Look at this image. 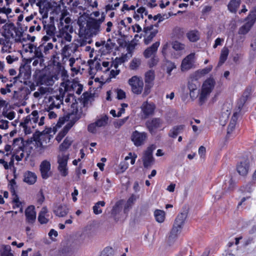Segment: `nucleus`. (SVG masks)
<instances>
[{
  "label": "nucleus",
  "mask_w": 256,
  "mask_h": 256,
  "mask_svg": "<svg viewBox=\"0 0 256 256\" xmlns=\"http://www.w3.org/2000/svg\"><path fill=\"white\" fill-rule=\"evenodd\" d=\"M72 142V140L70 138L66 137L59 146L62 154H59L57 157L58 164V169L62 176H66L68 174L67 164L70 156L68 154H65L64 152L70 148Z\"/></svg>",
  "instance_id": "f257e3e1"
},
{
  "label": "nucleus",
  "mask_w": 256,
  "mask_h": 256,
  "mask_svg": "<svg viewBox=\"0 0 256 256\" xmlns=\"http://www.w3.org/2000/svg\"><path fill=\"white\" fill-rule=\"evenodd\" d=\"M100 23L96 19L92 18L86 22V27L80 26L79 34L80 36L87 37L96 35L100 31Z\"/></svg>",
  "instance_id": "f03ea898"
},
{
  "label": "nucleus",
  "mask_w": 256,
  "mask_h": 256,
  "mask_svg": "<svg viewBox=\"0 0 256 256\" xmlns=\"http://www.w3.org/2000/svg\"><path fill=\"white\" fill-rule=\"evenodd\" d=\"M128 82L133 93L136 94L142 93L144 88V82L142 78L134 76L129 79Z\"/></svg>",
  "instance_id": "7ed1b4c3"
},
{
  "label": "nucleus",
  "mask_w": 256,
  "mask_h": 256,
  "mask_svg": "<svg viewBox=\"0 0 256 256\" xmlns=\"http://www.w3.org/2000/svg\"><path fill=\"white\" fill-rule=\"evenodd\" d=\"M246 20L248 22L239 28L238 34H246L250 31L256 20V12L251 11Z\"/></svg>",
  "instance_id": "20e7f679"
},
{
  "label": "nucleus",
  "mask_w": 256,
  "mask_h": 256,
  "mask_svg": "<svg viewBox=\"0 0 256 256\" xmlns=\"http://www.w3.org/2000/svg\"><path fill=\"white\" fill-rule=\"evenodd\" d=\"M155 148L156 146L154 145H151L145 151L142 158L144 168H148L154 164V158L152 156V152Z\"/></svg>",
  "instance_id": "39448f33"
},
{
  "label": "nucleus",
  "mask_w": 256,
  "mask_h": 256,
  "mask_svg": "<svg viewBox=\"0 0 256 256\" xmlns=\"http://www.w3.org/2000/svg\"><path fill=\"white\" fill-rule=\"evenodd\" d=\"M147 134L146 132H139L135 130L131 136V140L135 146L138 147L143 145L147 138Z\"/></svg>",
  "instance_id": "423d86ee"
},
{
  "label": "nucleus",
  "mask_w": 256,
  "mask_h": 256,
  "mask_svg": "<svg viewBox=\"0 0 256 256\" xmlns=\"http://www.w3.org/2000/svg\"><path fill=\"white\" fill-rule=\"evenodd\" d=\"M162 120L159 118H154L147 120L146 122V126L152 134H154L156 132V130L160 128L162 124Z\"/></svg>",
  "instance_id": "0eeeda50"
},
{
  "label": "nucleus",
  "mask_w": 256,
  "mask_h": 256,
  "mask_svg": "<svg viewBox=\"0 0 256 256\" xmlns=\"http://www.w3.org/2000/svg\"><path fill=\"white\" fill-rule=\"evenodd\" d=\"M156 108V104L152 102H144L142 106L141 110L144 118L152 116Z\"/></svg>",
  "instance_id": "6e6552de"
},
{
  "label": "nucleus",
  "mask_w": 256,
  "mask_h": 256,
  "mask_svg": "<svg viewBox=\"0 0 256 256\" xmlns=\"http://www.w3.org/2000/svg\"><path fill=\"white\" fill-rule=\"evenodd\" d=\"M194 54L191 53L183 59L181 64V70L186 71L194 66Z\"/></svg>",
  "instance_id": "1a4fd4ad"
},
{
  "label": "nucleus",
  "mask_w": 256,
  "mask_h": 256,
  "mask_svg": "<svg viewBox=\"0 0 256 256\" xmlns=\"http://www.w3.org/2000/svg\"><path fill=\"white\" fill-rule=\"evenodd\" d=\"M78 84L76 82H72L70 80H67L65 83L62 82L61 84V86H62L64 90H63L62 88H60L59 90L60 94L62 95V97L63 98L64 95L65 94V92H71L74 90V89L76 88Z\"/></svg>",
  "instance_id": "9d476101"
},
{
  "label": "nucleus",
  "mask_w": 256,
  "mask_h": 256,
  "mask_svg": "<svg viewBox=\"0 0 256 256\" xmlns=\"http://www.w3.org/2000/svg\"><path fill=\"white\" fill-rule=\"evenodd\" d=\"M30 93V91L28 88L21 87L18 90L14 92L13 98L16 100H20L25 98L26 96Z\"/></svg>",
  "instance_id": "9b49d317"
},
{
  "label": "nucleus",
  "mask_w": 256,
  "mask_h": 256,
  "mask_svg": "<svg viewBox=\"0 0 256 256\" xmlns=\"http://www.w3.org/2000/svg\"><path fill=\"white\" fill-rule=\"evenodd\" d=\"M34 206H28L25 210L26 219L29 224H33L36 219V212Z\"/></svg>",
  "instance_id": "f8f14e48"
},
{
  "label": "nucleus",
  "mask_w": 256,
  "mask_h": 256,
  "mask_svg": "<svg viewBox=\"0 0 256 256\" xmlns=\"http://www.w3.org/2000/svg\"><path fill=\"white\" fill-rule=\"evenodd\" d=\"M54 213L58 216L64 217L68 212V209L66 205L56 204L53 208Z\"/></svg>",
  "instance_id": "ddd939ff"
},
{
  "label": "nucleus",
  "mask_w": 256,
  "mask_h": 256,
  "mask_svg": "<svg viewBox=\"0 0 256 256\" xmlns=\"http://www.w3.org/2000/svg\"><path fill=\"white\" fill-rule=\"evenodd\" d=\"M50 170V162L46 160L42 161L40 165V171L42 178L47 179L50 176L48 172Z\"/></svg>",
  "instance_id": "4468645a"
},
{
  "label": "nucleus",
  "mask_w": 256,
  "mask_h": 256,
  "mask_svg": "<svg viewBox=\"0 0 256 256\" xmlns=\"http://www.w3.org/2000/svg\"><path fill=\"white\" fill-rule=\"evenodd\" d=\"M198 80V78L192 75L191 76V80L188 82V88L190 90V94L191 98L196 97L194 91L197 89L198 86L199 85Z\"/></svg>",
  "instance_id": "2eb2a0df"
},
{
  "label": "nucleus",
  "mask_w": 256,
  "mask_h": 256,
  "mask_svg": "<svg viewBox=\"0 0 256 256\" xmlns=\"http://www.w3.org/2000/svg\"><path fill=\"white\" fill-rule=\"evenodd\" d=\"M216 82L213 78H208L203 83L202 90L210 94L214 89Z\"/></svg>",
  "instance_id": "dca6fc26"
},
{
  "label": "nucleus",
  "mask_w": 256,
  "mask_h": 256,
  "mask_svg": "<svg viewBox=\"0 0 256 256\" xmlns=\"http://www.w3.org/2000/svg\"><path fill=\"white\" fill-rule=\"evenodd\" d=\"M237 171L240 175L246 176L249 170V162L248 160L241 162L237 166Z\"/></svg>",
  "instance_id": "f3484780"
},
{
  "label": "nucleus",
  "mask_w": 256,
  "mask_h": 256,
  "mask_svg": "<svg viewBox=\"0 0 256 256\" xmlns=\"http://www.w3.org/2000/svg\"><path fill=\"white\" fill-rule=\"evenodd\" d=\"M34 58H38L40 60V64L42 66L44 62V58H46L43 52V47L42 44H40L38 46H35V50L34 51Z\"/></svg>",
  "instance_id": "a211bd4d"
},
{
  "label": "nucleus",
  "mask_w": 256,
  "mask_h": 256,
  "mask_svg": "<svg viewBox=\"0 0 256 256\" xmlns=\"http://www.w3.org/2000/svg\"><path fill=\"white\" fill-rule=\"evenodd\" d=\"M188 214V210L186 209V208H184L183 211L178 215L174 223L176 224L183 226L185 220L187 218Z\"/></svg>",
  "instance_id": "6ab92c4d"
},
{
  "label": "nucleus",
  "mask_w": 256,
  "mask_h": 256,
  "mask_svg": "<svg viewBox=\"0 0 256 256\" xmlns=\"http://www.w3.org/2000/svg\"><path fill=\"white\" fill-rule=\"evenodd\" d=\"M160 42H156L153 44L152 46L147 48L144 52V56L146 58H149L154 53H156L158 50V48L160 46Z\"/></svg>",
  "instance_id": "aec40b11"
},
{
  "label": "nucleus",
  "mask_w": 256,
  "mask_h": 256,
  "mask_svg": "<svg viewBox=\"0 0 256 256\" xmlns=\"http://www.w3.org/2000/svg\"><path fill=\"white\" fill-rule=\"evenodd\" d=\"M36 174L33 172L26 171L24 174V181L28 184H34L36 180Z\"/></svg>",
  "instance_id": "412c9836"
},
{
  "label": "nucleus",
  "mask_w": 256,
  "mask_h": 256,
  "mask_svg": "<svg viewBox=\"0 0 256 256\" xmlns=\"http://www.w3.org/2000/svg\"><path fill=\"white\" fill-rule=\"evenodd\" d=\"M121 202H117L114 206L111 211V216L116 222H117L119 220V218L117 216V215L121 211Z\"/></svg>",
  "instance_id": "4be33fe9"
},
{
  "label": "nucleus",
  "mask_w": 256,
  "mask_h": 256,
  "mask_svg": "<svg viewBox=\"0 0 256 256\" xmlns=\"http://www.w3.org/2000/svg\"><path fill=\"white\" fill-rule=\"evenodd\" d=\"M241 4V0H230L228 4V9L232 13L236 14Z\"/></svg>",
  "instance_id": "5701e85b"
},
{
  "label": "nucleus",
  "mask_w": 256,
  "mask_h": 256,
  "mask_svg": "<svg viewBox=\"0 0 256 256\" xmlns=\"http://www.w3.org/2000/svg\"><path fill=\"white\" fill-rule=\"evenodd\" d=\"M185 126L184 124L174 126L170 131L168 134L169 136L176 138L180 133L182 132Z\"/></svg>",
  "instance_id": "b1692460"
},
{
  "label": "nucleus",
  "mask_w": 256,
  "mask_h": 256,
  "mask_svg": "<svg viewBox=\"0 0 256 256\" xmlns=\"http://www.w3.org/2000/svg\"><path fill=\"white\" fill-rule=\"evenodd\" d=\"M186 36L191 42H196L200 40V33L197 30H190L186 34Z\"/></svg>",
  "instance_id": "393cba45"
},
{
  "label": "nucleus",
  "mask_w": 256,
  "mask_h": 256,
  "mask_svg": "<svg viewBox=\"0 0 256 256\" xmlns=\"http://www.w3.org/2000/svg\"><path fill=\"white\" fill-rule=\"evenodd\" d=\"M182 228V226L176 224L174 223L172 228L169 236V238L174 239L176 238L178 234L181 232Z\"/></svg>",
  "instance_id": "a878e982"
},
{
  "label": "nucleus",
  "mask_w": 256,
  "mask_h": 256,
  "mask_svg": "<svg viewBox=\"0 0 256 256\" xmlns=\"http://www.w3.org/2000/svg\"><path fill=\"white\" fill-rule=\"evenodd\" d=\"M229 50L228 48L224 47L221 50L218 65L222 66L227 60Z\"/></svg>",
  "instance_id": "bb28decb"
},
{
  "label": "nucleus",
  "mask_w": 256,
  "mask_h": 256,
  "mask_svg": "<svg viewBox=\"0 0 256 256\" xmlns=\"http://www.w3.org/2000/svg\"><path fill=\"white\" fill-rule=\"evenodd\" d=\"M165 215L164 212L162 210H156L154 212V216L156 220L160 223H162L164 222Z\"/></svg>",
  "instance_id": "cd10ccee"
},
{
  "label": "nucleus",
  "mask_w": 256,
  "mask_h": 256,
  "mask_svg": "<svg viewBox=\"0 0 256 256\" xmlns=\"http://www.w3.org/2000/svg\"><path fill=\"white\" fill-rule=\"evenodd\" d=\"M212 66H209L208 67L205 68L202 70H197L193 75L195 77L198 78L204 76L209 73L212 70Z\"/></svg>",
  "instance_id": "c85d7f7f"
},
{
  "label": "nucleus",
  "mask_w": 256,
  "mask_h": 256,
  "mask_svg": "<svg viewBox=\"0 0 256 256\" xmlns=\"http://www.w3.org/2000/svg\"><path fill=\"white\" fill-rule=\"evenodd\" d=\"M154 70H150L145 74V83H154Z\"/></svg>",
  "instance_id": "c756f323"
},
{
  "label": "nucleus",
  "mask_w": 256,
  "mask_h": 256,
  "mask_svg": "<svg viewBox=\"0 0 256 256\" xmlns=\"http://www.w3.org/2000/svg\"><path fill=\"white\" fill-rule=\"evenodd\" d=\"M44 28L46 30L47 35L52 36L54 35L56 28L53 24H44Z\"/></svg>",
  "instance_id": "7c9ffc66"
},
{
  "label": "nucleus",
  "mask_w": 256,
  "mask_h": 256,
  "mask_svg": "<svg viewBox=\"0 0 256 256\" xmlns=\"http://www.w3.org/2000/svg\"><path fill=\"white\" fill-rule=\"evenodd\" d=\"M42 44L43 47V52L46 56L50 54V50L53 48L54 44L52 42H42Z\"/></svg>",
  "instance_id": "2f4dec72"
},
{
  "label": "nucleus",
  "mask_w": 256,
  "mask_h": 256,
  "mask_svg": "<svg viewBox=\"0 0 256 256\" xmlns=\"http://www.w3.org/2000/svg\"><path fill=\"white\" fill-rule=\"evenodd\" d=\"M234 188V184L232 178L229 179L228 181L225 180V182L222 186V188L225 192L232 190Z\"/></svg>",
  "instance_id": "473e14b6"
},
{
  "label": "nucleus",
  "mask_w": 256,
  "mask_h": 256,
  "mask_svg": "<svg viewBox=\"0 0 256 256\" xmlns=\"http://www.w3.org/2000/svg\"><path fill=\"white\" fill-rule=\"evenodd\" d=\"M108 116H102L100 118L98 119L96 122L95 124L97 127H102L106 126L108 124Z\"/></svg>",
  "instance_id": "72a5a7b5"
},
{
  "label": "nucleus",
  "mask_w": 256,
  "mask_h": 256,
  "mask_svg": "<svg viewBox=\"0 0 256 256\" xmlns=\"http://www.w3.org/2000/svg\"><path fill=\"white\" fill-rule=\"evenodd\" d=\"M158 32V30H155L152 32H150V34L147 36L144 40V42L146 44H149L153 38L156 36V34Z\"/></svg>",
  "instance_id": "f704fd0d"
},
{
  "label": "nucleus",
  "mask_w": 256,
  "mask_h": 256,
  "mask_svg": "<svg viewBox=\"0 0 256 256\" xmlns=\"http://www.w3.org/2000/svg\"><path fill=\"white\" fill-rule=\"evenodd\" d=\"M247 100H248L244 98V97L241 96L238 101L236 110L240 112Z\"/></svg>",
  "instance_id": "c9c22d12"
},
{
  "label": "nucleus",
  "mask_w": 256,
  "mask_h": 256,
  "mask_svg": "<svg viewBox=\"0 0 256 256\" xmlns=\"http://www.w3.org/2000/svg\"><path fill=\"white\" fill-rule=\"evenodd\" d=\"M210 94H207L206 92H203L202 90L201 91L198 98L199 104L200 106L202 105L206 102L207 98Z\"/></svg>",
  "instance_id": "e433bc0d"
},
{
  "label": "nucleus",
  "mask_w": 256,
  "mask_h": 256,
  "mask_svg": "<svg viewBox=\"0 0 256 256\" xmlns=\"http://www.w3.org/2000/svg\"><path fill=\"white\" fill-rule=\"evenodd\" d=\"M166 72L169 76L171 74L172 71L176 68V66L174 63L172 62L170 60H166Z\"/></svg>",
  "instance_id": "4c0bfd02"
},
{
  "label": "nucleus",
  "mask_w": 256,
  "mask_h": 256,
  "mask_svg": "<svg viewBox=\"0 0 256 256\" xmlns=\"http://www.w3.org/2000/svg\"><path fill=\"white\" fill-rule=\"evenodd\" d=\"M136 197L135 195L132 194L131 196L127 200L126 205L124 208V212H126V210L127 208H128L129 207H131L132 205L134 204V202L136 201Z\"/></svg>",
  "instance_id": "58836bf2"
},
{
  "label": "nucleus",
  "mask_w": 256,
  "mask_h": 256,
  "mask_svg": "<svg viewBox=\"0 0 256 256\" xmlns=\"http://www.w3.org/2000/svg\"><path fill=\"white\" fill-rule=\"evenodd\" d=\"M46 76L44 74H40L37 78L36 84L37 86L42 85L46 83Z\"/></svg>",
  "instance_id": "ea45409f"
},
{
  "label": "nucleus",
  "mask_w": 256,
  "mask_h": 256,
  "mask_svg": "<svg viewBox=\"0 0 256 256\" xmlns=\"http://www.w3.org/2000/svg\"><path fill=\"white\" fill-rule=\"evenodd\" d=\"M72 110L70 112L68 113V118L73 114H76L78 113V102L75 99V102H73L71 105Z\"/></svg>",
  "instance_id": "a19ab883"
},
{
  "label": "nucleus",
  "mask_w": 256,
  "mask_h": 256,
  "mask_svg": "<svg viewBox=\"0 0 256 256\" xmlns=\"http://www.w3.org/2000/svg\"><path fill=\"white\" fill-rule=\"evenodd\" d=\"M154 83H145L144 92L142 94L143 96H148L151 91V88L153 87Z\"/></svg>",
  "instance_id": "79ce46f5"
},
{
  "label": "nucleus",
  "mask_w": 256,
  "mask_h": 256,
  "mask_svg": "<svg viewBox=\"0 0 256 256\" xmlns=\"http://www.w3.org/2000/svg\"><path fill=\"white\" fill-rule=\"evenodd\" d=\"M172 45V48L176 50H180L184 48V45L178 41L173 42Z\"/></svg>",
  "instance_id": "37998d69"
},
{
  "label": "nucleus",
  "mask_w": 256,
  "mask_h": 256,
  "mask_svg": "<svg viewBox=\"0 0 256 256\" xmlns=\"http://www.w3.org/2000/svg\"><path fill=\"white\" fill-rule=\"evenodd\" d=\"M140 60L134 58L130 62V68L132 70H136L140 66Z\"/></svg>",
  "instance_id": "c03bdc74"
},
{
  "label": "nucleus",
  "mask_w": 256,
  "mask_h": 256,
  "mask_svg": "<svg viewBox=\"0 0 256 256\" xmlns=\"http://www.w3.org/2000/svg\"><path fill=\"white\" fill-rule=\"evenodd\" d=\"M174 33L177 36L178 38H180L184 34V30L183 28L176 27L174 30Z\"/></svg>",
  "instance_id": "a18cd8bd"
},
{
  "label": "nucleus",
  "mask_w": 256,
  "mask_h": 256,
  "mask_svg": "<svg viewBox=\"0 0 256 256\" xmlns=\"http://www.w3.org/2000/svg\"><path fill=\"white\" fill-rule=\"evenodd\" d=\"M123 62H124V60L122 58H116L115 60L112 62L111 66H114L116 69L118 68V65Z\"/></svg>",
  "instance_id": "49530a36"
},
{
  "label": "nucleus",
  "mask_w": 256,
  "mask_h": 256,
  "mask_svg": "<svg viewBox=\"0 0 256 256\" xmlns=\"http://www.w3.org/2000/svg\"><path fill=\"white\" fill-rule=\"evenodd\" d=\"M252 92V87L251 86H248L245 89L242 97H244L246 99L248 100Z\"/></svg>",
  "instance_id": "de8ad7c7"
},
{
  "label": "nucleus",
  "mask_w": 256,
  "mask_h": 256,
  "mask_svg": "<svg viewBox=\"0 0 256 256\" xmlns=\"http://www.w3.org/2000/svg\"><path fill=\"white\" fill-rule=\"evenodd\" d=\"M116 44L114 42H112L111 39L108 38L107 40L106 43L105 48L108 51H110L114 48Z\"/></svg>",
  "instance_id": "09e8293b"
},
{
  "label": "nucleus",
  "mask_w": 256,
  "mask_h": 256,
  "mask_svg": "<svg viewBox=\"0 0 256 256\" xmlns=\"http://www.w3.org/2000/svg\"><path fill=\"white\" fill-rule=\"evenodd\" d=\"M2 114L4 117L8 118V120H12L14 118L16 114L14 111H12L8 113H7L4 110L2 112Z\"/></svg>",
  "instance_id": "8fccbe9b"
},
{
  "label": "nucleus",
  "mask_w": 256,
  "mask_h": 256,
  "mask_svg": "<svg viewBox=\"0 0 256 256\" xmlns=\"http://www.w3.org/2000/svg\"><path fill=\"white\" fill-rule=\"evenodd\" d=\"M80 118V114L78 115V114H73L72 116H70V118H68V114L66 116V118H68L67 120H70L71 122H73L74 124Z\"/></svg>",
  "instance_id": "3c124183"
},
{
  "label": "nucleus",
  "mask_w": 256,
  "mask_h": 256,
  "mask_svg": "<svg viewBox=\"0 0 256 256\" xmlns=\"http://www.w3.org/2000/svg\"><path fill=\"white\" fill-rule=\"evenodd\" d=\"M42 135V132H40L38 130H36L33 134V136H32V138H33L35 142H40V137Z\"/></svg>",
  "instance_id": "603ef678"
},
{
  "label": "nucleus",
  "mask_w": 256,
  "mask_h": 256,
  "mask_svg": "<svg viewBox=\"0 0 256 256\" xmlns=\"http://www.w3.org/2000/svg\"><path fill=\"white\" fill-rule=\"evenodd\" d=\"M116 98L118 100H122L126 98V93L123 90L121 89H118L116 90Z\"/></svg>",
  "instance_id": "864d4df0"
},
{
  "label": "nucleus",
  "mask_w": 256,
  "mask_h": 256,
  "mask_svg": "<svg viewBox=\"0 0 256 256\" xmlns=\"http://www.w3.org/2000/svg\"><path fill=\"white\" fill-rule=\"evenodd\" d=\"M96 126L95 122L92 123L88 124V130L92 134H96Z\"/></svg>",
  "instance_id": "5fc2aeb1"
},
{
  "label": "nucleus",
  "mask_w": 256,
  "mask_h": 256,
  "mask_svg": "<svg viewBox=\"0 0 256 256\" xmlns=\"http://www.w3.org/2000/svg\"><path fill=\"white\" fill-rule=\"evenodd\" d=\"M46 215L38 214V221L41 224H46L48 222V219L45 216Z\"/></svg>",
  "instance_id": "6e6d98bb"
},
{
  "label": "nucleus",
  "mask_w": 256,
  "mask_h": 256,
  "mask_svg": "<svg viewBox=\"0 0 256 256\" xmlns=\"http://www.w3.org/2000/svg\"><path fill=\"white\" fill-rule=\"evenodd\" d=\"M31 120H32L34 123H36L38 122V112L37 110H34L31 114Z\"/></svg>",
  "instance_id": "4d7b16f0"
},
{
  "label": "nucleus",
  "mask_w": 256,
  "mask_h": 256,
  "mask_svg": "<svg viewBox=\"0 0 256 256\" xmlns=\"http://www.w3.org/2000/svg\"><path fill=\"white\" fill-rule=\"evenodd\" d=\"M73 122H70L66 124V126L62 130L64 132V134H66L68 130L72 127L74 126Z\"/></svg>",
  "instance_id": "13d9d810"
},
{
  "label": "nucleus",
  "mask_w": 256,
  "mask_h": 256,
  "mask_svg": "<svg viewBox=\"0 0 256 256\" xmlns=\"http://www.w3.org/2000/svg\"><path fill=\"white\" fill-rule=\"evenodd\" d=\"M31 120V115H28L24 118V121L23 122H21L20 123V126L22 127L27 126V124Z\"/></svg>",
  "instance_id": "bf43d9fd"
},
{
  "label": "nucleus",
  "mask_w": 256,
  "mask_h": 256,
  "mask_svg": "<svg viewBox=\"0 0 256 256\" xmlns=\"http://www.w3.org/2000/svg\"><path fill=\"white\" fill-rule=\"evenodd\" d=\"M0 122L1 124H0V128L2 130H6L7 129L8 127V122L6 120H0Z\"/></svg>",
  "instance_id": "052dcab7"
},
{
  "label": "nucleus",
  "mask_w": 256,
  "mask_h": 256,
  "mask_svg": "<svg viewBox=\"0 0 256 256\" xmlns=\"http://www.w3.org/2000/svg\"><path fill=\"white\" fill-rule=\"evenodd\" d=\"M6 26H7L8 28V29H12V30H14L16 34H18L17 32V28L15 26L14 23L10 22L9 24H7L3 26V28H4V27Z\"/></svg>",
  "instance_id": "680f3d73"
},
{
  "label": "nucleus",
  "mask_w": 256,
  "mask_h": 256,
  "mask_svg": "<svg viewBox=\"0 0 256 256\" xmlns=\"http://www.w3.org/2000/svg\"><path fill=\"white\" fill-rule=\"evenodd\" d=\"M236 123L230 122L227 129V134H230L232 130H234L236 126Z\"/></svg>",
  "instance_id": "e2e57ef3"
},
{
  "label": "nucleus",
  "mask_w": 256,
  "mask_h": 256,
  "mask_svg": "<svg viewBox=\"0 0 256 256\" xmlns=\"http://www.w3.org/2000/svg\"><path fill=\"white\" fill-rule=\"evenodd\" d=\"M254 242V238L252 237H248L244 240V246H247Z\"/></svg>",
  "instance_id": "0e129e2a"
},
{
  "label": "nucleus",
  "mask_w": 256,
  "mask_h": 256,
  "mask_svg": "<svg viewBox=\"0 0 256 256\" xmlns=\"http://www.w3.org/2000/svg\"><path fill=\"white\" fill-rule=\"evenodd\" d=\"M117 42L120 47L124 48L126 46V42L124 40V38H118Z\"/></svg>",
  "instance_id": "69168bd1"
},
{
  "label": "nucleus",
  "mask_w": 256,
  "mask_h": 256,
  "mask_svg": "<svg viewBox=\"0 0 256 256\" xmlns=\"http://www.w3.org/2000/svg\"><path fill=\"white\" fill-rule=\"evenodd\" d=\"M158 60L155 58H150L148 62V66L150 68H152L157 64Z\"/></svg>",
  "instance_id": "338daca9"
},
{
  "label": "nucleus",
  "mask_w": 256,
  "mask_h": 256,
  "mask_svg": "<svg viewBox=\"0 0 256 256\" xmlns=\"http://www.w3.org/2000/svg\"><path fill=\"white\" fill-rule=\"evenodd\" d=\"M100 208V206H98L96 204L93 206V210L94 214H98L102 212V210Z\"/></svg>",
  "instance_id": "774afa93"
}]
</instances>
